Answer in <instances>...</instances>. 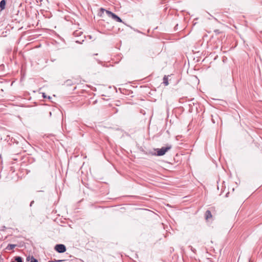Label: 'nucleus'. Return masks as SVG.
Listing matches in <instances>:
<instances>
[{
  "instance_id": "1",
  "label": "nucleus",
  "mask_w": 262,
  "mask_h": 262,
  "mask_svg": "<svg viewBox=\"0 0 262 262\" xmlns=\"http://www.w3.org/2000/svg\"><path fill=\"white\" fill-rule=\"evenodd\" d=\"M171 148V145H167L166 147H162L161 148H157L156 149L157 153L151 154L152 155H156L158 156H162L165 154V153Z\"/></svg>"
},
{
  "instance_id": "2",
  "label": "nucleus",
  "mask_w": 262,
  "mask_h": 262,
  "mask_svg": "<svg viewBox=\"0 0 262 262\" xmlns=\"http://www.w3.org/2000/svg\"><path fill=\"white\" fill-rule=\"evenodd\" d=\"M106 13L107 14L108 17H112L115 21L120 23L122 22V19L119 16H118L117 15L112 12L111 11L106 10Z\"/></svg>"
},
{
  "instance_id": "3",
  "label": "nucleus",
  "mask_w": 262,
  "mask_h": 262,
  "mask_svg": "<svg viewBox=\"0 0 262 262\" xmlns=\"http://www.w3.org/2000/svg\"><path fill=\"white\" fill-rule=\"evenodd\" d=\"M54 249L58 253H63L66 251V247L63 244H57Z\"/></svg>"
},
{
  "instance_id": "4",
  "label": "nucleus",
  "mask_w": 262,
  "mask_h": 262,
  "mask_svg": "<svg viewBox=\"0 0 262 262\" xmlns=\"http://www.w3.org/2000/svg\"><path fill=\"white\" fill-rule=\"evenodd\" d=\"M205 220L207 221H209V220L212 219V215L211 212L210 210H207L205 212Z\"/></svg>"
},
{
  "instance_id": "5",
  "label": "nucleus",
  "mask_w": 262,
  "mask_h": 262,
  "mask_svg": "<svg viewBox=\"0 0 262 262\" xmlns=\"http://www.w3.org/2000/svg\"><path fill=\"white\" fill-rule=\"evenodd\" d=\"M6 4V0H2L0 2V8L1 10H3L5 9V6Z\"/></svg>"
},
{
  "instance_id": "6",
  "label": "nucleus",
  "mask_w": 262,
  "mask_h": 262,
  "mask_svg": "<svg viewBox=\"0 0 262 262\" xmlns=\"http://www.w3.org/2000/svg\"><path fill=\"white\" fill-rule=\"evenodd\" d=\"M16 245H15V244H9L6 249L7 250H13L14 248H15L16 247Z\"/></svg>"
},
{
  "instance_id": "7",
  "label": "nucleus",
  "mask_w": 262,
  "mask_h": 262,
  "mask_svg": "<svg viewBox=\"0 0 262 262\" xmlns=\"http://www.w3.org/2000/svg\"><path fill=\"white\" fill-rule=\"evenodd\" d=\"M163 84L164 85L167 86L168 85V76L165 75L163 77Z\"/></svg>"
},
{
  "instance_id": "8",
  "label": "nucleus",
  "mask_w": 262,
  "mask_h": 262,
  "mask_svg": "<svg viewBox=\"0 0 262 262\" xmlns=\"http://www.w3.org/2000/svg\"><path fill=\"white\" fill-rule=\"evenodd\" d=\"M82 34V32L80 30H76L73 32V35L75 37L81 36Z\"/></svg>"
},
{
  "instance_id": "9",
  "label": "nucleus",
  "mask_w": 262,
  "mask_h": 262,
  "mask_svg": "<svg viewBox=\"0 0 262 262\" xmlns=\"http://www.w3.org/2000/svg\"><path fill=\"white\" fill-rule=\"evenodd\" d=\"M14 258V261H12L11 262H23L21 257L20 256H15Z\"/></svg>"
},
{
  "instance_id": "10",
  "label": "nucleus",
  "mask_w": 262,
  "mask_h": 262,
  "mask_svg": "<svg viewBox=\"0 0 262 262\" xmlns=\"http://www.w3.org/2000/svg\"><path fill=\"white\" fill-rule=\"evenodd\" d=\"M30 262H38V260L35 258L34 257L32 256L31 258Z\"/></svg>"
},
{
  "instance_id": "11",
  "label": "nucleus",
  "mask_w": 262,
  "mask_h": 262,
  "mask_svg": "<svg viewBox=\"0 0 262 262\" xmlns=\"http://www.w3.org/2000/svg\"><path fill=\"white\" fill-rule=\"evenodd\" d=\"M214 32L217 34H219L220 33L219 30H215L214 31Z\"/></svg>"
},
{
  "instance_id": "12",
  "label": "nucleus",
  "mask_w": 262,
  "mask_h": 262,
  "mask_svg": "<svg viewBox=\"0 0 262 262\" xmlns=\"http://www.w3.org/2000/svg\"><path fill=\"white\" fill-rule=\"evenodd\" d=\"M34 201H31L30 203V206L31 207L32 206V205L34 204Z\"/></svg>"
},
{
  "instance_id": "13",
  "label": "nucleus",
  "mask_w": 262,
  "mask_h": 262,
  "mask_svg": "<svg viewBox=\"0 0 262 262\" xmlns=\"http://www.w3.org/2000/svg\"><path fill=\"white\" fill-rule=\"evenodd\" d=\"M211 117H212V119H211L212 122L213 123H215V121H214V119L213 118V116L212 115Z\"/></svg>"
},
{
  "instance_id": "14",
  "label": "nucleus",
  "mask_w": 262,
  "mask_h": 262,
  "mask_svg": "<svg viewBox=\"0 0 262 262\" xmlns=\"http://www.w3.org/2000/svg\"><path fill=\"white\" fill-rule=\"evenodd\" d=\"M100 11H102V12H103V11H105V12H106V10H105V9H103V8H101V9H100Z\"/></svg>"
},
{
  "instance_id": "15",
  "label": "nucleus",
  "mask_w": 262,
  "mask_h": 262,
  "mask_svg": "<svg viewBox=\"0 0 262 262\" xmlns=\"http://www.w3.org/2000/svg\"><path fill=\"white\" fill-rule=\"evenodd\" d=\"M61 260H55V261H49L48 262H58V261H61Z\"/></svg>"
},
{
  "instance_id": "16",
  "label": "nucleus",
  "mask_w": 262,
  "mask_h": 262,
  "mask_svg": "<svg viewBox=\"0 0 262 262\" xmlns=\"http://www.w3.org/2000/svg\"><path fill=\"white\" fill-rule=\"evenodd\" d=\"M75 41H76V42L79 43H82L81 41H80L79 40H76Z\"/></svg>"
},
{
  "instance_id": "17",
  "label": "nucleus",
  "mask_w": 262,
  "mask_h": 262,
  "mask_svg": "<svg viewBox=\"0 0 262 262\" xmlns=\"http://www.w3.org/2000/svg\"><path fill=\"white\" fill-rule=\"evenodd\" d=\"M42 96H43V97L44 98L46 97V96H45V93H43Z\"/></svg>"
},
{
  "instance_id": "18",
  "label": "nucleus",
  "mask_w": 262,
  "mask_h": 262,
  "mask_svg": "<svg viewBox=\"0 0 262 262\" xmlns=\"http://www.w3.org/2000/svg\"><path fill=\"white\" fill-rule=\"evenodd\" d=\"M29 257H27V260H29Z\"/></svg>"
}]
</instances>
